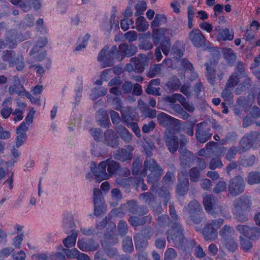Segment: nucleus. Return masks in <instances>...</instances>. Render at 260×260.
I'll return each mask as SVG.
<instances>
[{"label":"nucleus","instance_id":"9","mask_svg":"<svg viewBox=\"0 0 260 260\" xmlns=\"http://www.w3.org/2000/svg\"><path fill=\"white\" fill-rule=\"evenodd\" d=\"M239 142L247 151L253 145L260 143V133L255 131L247 133L241 138Z\"/></svg>","mask_w":260,"mask_h":260},{"label":"nucleus","instance_id":"26","mask_svg":"<svg viewBox=\"0 0 260 260\" xmlns=\"http://www.w3.org/2000/svg\"><path fill=\"white\" fill-rule=\"evenodd\" d=\"M119 51L122 55L125 56H132L134 55L138 52V48L133 44H126L122 43L119 46Z\"/></svg>","mask_w":260,"mask_h":260},{"label":"nucleus","instance_id":"22","mask_svg":"<svg viewBox=\"0 0 260 260\" xmlns=\"http://www.w3.org/2000/svg\"><path fill=\"white\" fill-rule=\"evenodd\" d=\"M77 245L78 248L83 251H93L99 248L98 244L92 239L88 241L79 240Z\"/></svg>","mask_w":260,"mask_h":260},{"label":"nucleus","instance_id":"42","mask_svg":"<svg viewBox=\"0 0 260 260\" xmlns=\"http://www.w3.org/2000/svg\"><path fill=\"white\" fill-rule=\"evenodd\" d=\"M247 182L250 185L260 183V172L252 171L247 175Z\"/></svg>","mask_w":260,"mask_h":260},{"label":"nucleus","instance_id":"15","mask_svg":"<svg viewBox=\"0 0 260 260\" xmlns=\"http://www.w3.org/2000/svg\"><path fill=\"white\" fill-rule=\"evenodd\" d=\"M130 62L134 66L135 72L140 73H142L148 66L149 60L146 55L140 54L137 57L131 58Z\"/></svg>","mask_w":260,"mask_h":260},{"label":"nucleus","instance_id":"39","mask_svg":"<svg viewBox=\"0 0 260 260\" xmlns=\"http://www.w3.org/2000/svg\"><path fill=\"white\" fill-rule=\"evenodd\" d=\"M163 64H154L150 66L147 72V76L149 78L159 75L161 73Z\"/></svg>","mask_w":260,"mask_h":260},{"label":"nucleus","instance_id":"55","mask_svg":"<svg viewBox=\"0 0 260 260\" xmlns=\"http://www.w3.org/2000/svg\"><path fill=\"white\" fill-rule=\"evenodd\" d=\"M234 74L239 75L240 78L245 76V68L243 63L241 61H237L235 64V72Z\"/></svg>","mask_w":260,"mask_h":260},{"label":"nucleus","instance_id":"19","mask_svg":"<svg viewBox=\"0 0 260 260\" xmlns=\"http://www.w3.org/2000/svg\"><path fill=\"white\" fill-rule=\"evenodd\" d=\"M252 205L250 198L247 196H241L233 202L234 210L249 211Z\"/></svg>","mask_w":260,"mask_h":260},{"label":"nucleus","instance_id":"43","mask_svg":"<svg viewBox=\"0 0 260 260\" xmlns=\"http://www.w3.org/2000/svg\"><path fill=\"white\" fill-rule=\"evenodd\" d=\"M223 246L229 251L234 252L238 247V244L234 237L223 240L222 241Z\"/></svg>","mask_w":260,"mask_h":260},{"label":"nucleus","instance_id":"6","mask_svg":"<svg viewBox=\"0 0 260 260\" xmlns=\"http://www.w3.org/2000/svg\"><path fill=\"white\" fill-rule=\"evenodd\" d=\"M190 219L195 223L201 222L203 217V210L201 204L197 200L189 202L187 208Z\"/></svg>","mask_w":260,"mask_h":260},{"label":"nucleus","instance_id":"44","mask_svg":"<svg viewBox=\"0 0 260 260\" xmlns=\"http://www.w3.org/2000/svg\"><path fill=\"white\" fill-rule=\"evenodd\" d=\"M136 28L139 31H146L149 26V23L144 17H139L136 22Z\"/></svg>","mask_w":260,"mask_h":260},{"label":"nucleus","instance_id":"38","mask_svg":"<svg viewBox=\"0 0 260 260\" xmlns=\"http://www.w3.org/2000/svg\"><path fill=\"white\" fill-rule=\"evenodd\" d=\"M138 206V202L137 201L132 200L128 201L126 203L121 205L120 209L124 211H127L129 213L135 214L136 211L137 207Z\"/></svg>","mask_w":260,"mask_h":260},{"label":"nucleus","instance_id":"17","mask_svg":"<svg viewBox=\"0 0 260 260\" xmlns=\"http://www.w3.org/2000/svg\"><path fill=\"white\" fill-rule=\"evenodd\" d=\"M180 165L183 167H190L193 161L196 160L193 153L187 150L181 148L179 150Z\"/></svg>","mask_w":260,"mask_h":260},{"label":"nucleus","instance_id":"20","mask_svg":"<svg viewBox=\"0 0 260 260\" xmlns=\"http://www.w3.org/2000/svg\"><path fill=\"white\" fill-rule=\"evenodd\" d=\"M104 143L113 148L118 146V137L112 129H107L104 135Z\"/></svg>","mask_w":260,"mask_h":260},{"label":"nucleus","instance_id":"14","mask_svg":"<svg viewBox=\"0 0 260 260\" xmlns=\"http://www.w3.org/2000/svg\"><path fill=\"white\" fill-rule=\"evenodd\" d=\"M206 124L201 122L198 123L196 129V137L198 142L204 143L210 140L212 134L210 132V129L205 128Z\"/></svg>","mask_w":260,"mask_h":260},{"label":"nucleus","instance_id":"41","mask_svg":"<svg viewBox=\"0 0 260 260\" xmlns=\"http://www.w3.org/2000/svg\"><path fill=\"white\" fill-rule=\"evenodd\" d=\"M134 238L136 249H144L148 246V241L144 238L141 234H136Z\"/></svg>","mask_w":260,"mask_h":260},{"label":"nucleus","instance_id":"29","mask_svg":"<svg viewBox=\"0 0 260 260\" xmlns=\"http://www.w3.org/2000/svg\"><path fill=\"white\" fill-rule=\"evenodd\" d=\"M222 53L228 65L233 66L234 63L237 62V56L236 53L232 49L223 48L222 50Z\"/></svg>","mask_w":260,"mask_h":260},{"label":"nucleus","instance_id":"53","mask_svg":"<svg viewBox=\"0 0 260 260\" xmlns=\"http://www.w3.org/2000/svg\"><path fill=\"white\" fill-rule=\"evenodd\" d=\"M171 221L168 216L166 214H163L159 216L157 218L158 224L161 226H169L171 227Z\"/></svg>","mask_w":260,"mask_h":260},{"label":"nucleus","instance_id":"30","mask_svg":"<svg viewBox=\"0 0 260 260\" xmlns=\"http://www.w3.org/2000/svg\"><path fill=\"white\" fill-rule=\"evenodd\" d=\"M115 159L120 161H125L127 160H131L133 158V153L123 148L118 149L115 151L113 153Z\"/></svg>","mask_w":260,"mask_h":260},{"label":"nucleus","instance_id":"13","mask_svg":"<svg viewBox=\"0 0 260 260\" xmlns=\"http://www.w3.org/2000/svg\"><path fill=\"white\" fill-rule=\"evenodd\" d=\"M236 230L242 235L253 240L260 236V229L257 227H250L247 225L239 224Z\"/></svg>","mask_w":260,"mask_h":260},{"label":"nucleus","instance_id":"56","mask_svg":"<svg viewBox=\"0 0 260 260\" xmlns=\"http://www.w3.org/2000/svg\"><path fill=\"white\" fill-rule=\"evenodd\" d=\"M158 193L160 197L164 198V205L167 206L168 202L170 200V193L169 190L166 187H162L159 189Z\"/></svg>","mask_w":260,"mask_h":260},{"label":"nucleus","instance_id":"33","mask_svg":"<svg viewBox=\"0 0 260 260\" xmlns=\"http://www.w3.org/2000/svg\"><path fill=\"white\" fill-rule=\"evenodd\" d=\"M132 170L134 175H139L142 176H146L147 175L145 168H144V169H142V162L139 158H137L134 161Z\"/></svg>","mask_w":260,"mask_h":260},{"label":"nucleus","instance_id":"8","mask_svg":"<svg viewBox=\"0 0 260 260\" xmlns=\"http://www.w3.org/2000/svg\"><path fill=\"white\" fill-rule=\"evenodd\" d=\"M207 167L206 160L201 157L197 158V166L190 168L188 172L190 181L192 182H197L201 178V173Z\"/></svg>","mask_w":260,"mask_h":260},{"label":"nucleus","instance_id":"62","mask_svg":"<svg viewBox=\"0 0 260 260\" xmlns=\"http://www.w3.org/2000/svg\"><path fill=\"white\" fill-rule=\"evenodd\" d=\"M227 184L224 181H219L214 187L213 191L215 193H219L225 191Z\"/></svg>","mask_w":260,"mask_h":260},{"label":"nucleus","instance_id":"37","mask_svg":"<svg viewBox=\"0 0 260 260\" xmlns=\"http://www.w3.org/2000/svg\"><path fill=\"white\" fill-rule=\"evenodd\" d=\"M256 157L255 155H246L240 157L239 159L240 164L244 167H250L255 164Z\"/></svg>","mask_w":260,"mask_h":260},{"label":"nucleus","instance_id":"23","mask_svg":"<svg viewBox=\"0 0 260 260\" xmlns=\"http://www.w3.org/2000/svg\"><path fill=\"white\" fill-rule=\"evenodd\" d=\"M24 89L21 83L20 79L17 76L13 77V84L11 85L8 89L10 95L17 93L18 95L23 94Z\"/></svg>","mask_w":260,"mask_h":260},{"label":"nucleus","instance_id":"31","mask_svg":"<svg viewBox=\"0 0 260 260\" xmlns=\"http://www.w3.org/2000/svg\"><path fill=\"white\" fill-rule=\"evenodd\" d=\"M189 188V181L188 179L183 178H179L176 185V192L180 196H183L188 192Z\"/></svg>","mask_w":260,"mask_h":260},{"label":"nucleus","instance_id":"32","mask_svg":"<svg viewBox=\"0 0 260 260\" xmlns=\"http://www.w3.org/2000/svg\"><path fill=\"white\" fill-rule=\"evenodd\" d=\"M29 54L32 56V58L35 61L39 62L41 61L46 56V51L42 49V48H39L37 46H34V48L30 51Z\"/></svg>","mask_w":260,"mask_h":260},{"label":"nucleus","instance_id":"46","mask_svg":"<svg viewBox=\"0 0 260 260\" xmlns=\"http://www.w3.org/2000/svg\"><path fill=\"white\" fill-rule=\"evenodd\" d=\"M249 211L234 210L235 218L240 222H244L248 220L247 212Z\"/></svg>","mask_w":260,"mask_h":260},{"label":"nucleus","instance_id":"57","mask_svg":"<svg viewBox=\"0 0 260 260\" xmlns=\"http://www.w3.org/2000/svg\"><path fill=\"white\" fill-rule=\"evenodd\" d=\"M112 123L114 124V128H116L117 126L118 125H122L120 123L121 118L119 116V114L118 112L115 111L114 110H111L109 111Z\"/></svg>","mask_w":260,"mask_h":260},{"label":"nucleus","instance_id":"40","mask_svg":"<svg viewBox=\"0 0 260 260\" xmlns=\"http://www.w3.org/2000/svg\"><path fill=\"white\" fill-rule=\"evenodd\" d=\"M152 30V38L154 44L157 45L159 43L160 38L165 36L164 27L160 28H156L155 29L153 28Z\"/></svg>","mask_w":260,"mask_h":260},{"label":"nucleus","instance_id":"18","mask_svg":"<svg viewBox=\"0 0 260 260\" xmlns=\"http://www.w3.org/2000/svg\"><path fill=\"white\" fill-rule=\"evenodd\" d=\"M109 47H105L100 51L98 56V60L101 62L102 68L111 67L113 65L114 57L108 52Z\"/></svg>","mask_w":260,"mask_h":260},{"label":"nucleus","instance_id":"11","mask_svg":"<svg viewBox=\"0 0 260 260\" xmlns=\"http://www.w3.org/2000/svg\"><path fill=\"white\" fill-rule=\"evenodd\" d=\"M157 120L160 125L170 129L171 127H177L180 124V121L170 115L161 112L157 116Z\"/></svg>","mask_w":260,"mask_h":260},{"label":"nucleus","instance_id":"63","mask_svg":"<svg viewBox=\"0 0 260 260\" xmlns=\"http://www.w3.org/2000/svg\"><path fill=\"white\" fill-rule=\"evenodd\" d=\"M223 164L222 161L218 157L213 158L209 165V168L211 170H215L217 168H221Z\"/></svg>","mask_w":260,"mask_h":260},{"label":"nucleus","instance_id":"52","mask_svg":"<svg viewBox=\"0 0 260 260\" xmlns=\"http://www.w3.org/2000/svg\"><path fill=\"white\" fill-rule=\"evenodd\" d=\"M241 78L239 75L233 74L227 81L226 87L228 88H234L240 82Z\"/></svg>","mask_w":260,"mask_h":260},{"label":"nucleus","instance_id":"25","mask_svg":"<svg viewBox=\"0 0 260 260\" xmlns=\"http://www.w3.org/2000/svg\"><path fill=\"white\" fill-rule=\"evenodd\" d=\"M91 170L93 174L100 179V180H97L98 182L109 178V175L106 170L105 162H100L98 167H95L94 169L91 168Z\"/></svg>","mask_w":260,"mask_h":260},{"label":"nucleus","instance_id":"35","mask_svg":"<svg viewBox=\"0 0 260 260\" xmlns=\"http://www.w3.org/2000/svg\"><path fill=\"white\" fill-rule=\"evenodd\" d=\"M103 162H105V168H107V173L109 177L115 174L120 167L119 163L110 159H108Z\"/></svg>","mask_w":260,"mask_h":260},{"label":"nucleus","instance_id":"24","mask_svg":"<svg viewBox=\"0 0 260 260\" xmlns=\"http://www.w3.org/2000/svg\"><path fill=\"white\" fill-rule=\"evenodd\" d=\"M160 84V80L158 78L151 80L148 84L145 92L150 95H155L159 96L161 95L160 92V88L159 87H156L155 86H159Z\"/></svg>","mask_w":260,"mask_h":260},{"label":"nucleus","instance_id":"3","mask_svg":"<svg viewBox=\"0 0 260 260\" xmlns=\"http://www.w3.org/2000/svg\"><path fill=\"white\" fill-rule=\"evenodd\" d=\"M144 166L146 172L147 170L150 172L147 176L148 181L152 184L157 183L160 179L163 170L157 161L152 158L146 159L144 162Z\"/></svg>","mask_w":260,"mask_h":260},{"label":"nucleus","instance_id":"36","mask_svg":"<svg viewBox=\"0 0 260 260\" xmlns=\"http://www.w3.org/2000/svg\"><path fill=\"white\" fill-rule=\"evenodd\" d=\"M245 149L243 148L240 143H239V145L237 147H232L230 148L226 154L225 158L229 160L235 158L237 153L241 154L245 152Z\"/></svg>","mask_w":260,"mask_h":260},{"label":"nucleus","instance_id":"4","mask_svg":"<svg viewBox=\"0 0 260 260\" xmlns=\"http://www.w3.org/2000/svg\"><path fill=\"white\" fill-rule=\"evenodd\" d=\"M2 58L3 61L9 63L10 67H15L18 71H20L24 68L25 61L23 55L17 53L13 50L4 51Z\"/></svg>","mask_w":260,"mask_h":260},{"label":"nucleus","instance_id":"51","mask_svg":"<svg viewBox=\"0 0 260 260\" xmlns=\"http://www.w3.org/2000/svg\"><path fill=\"white\" fill-rule=\"evenodd\" d=\"M139 199L148 205L155 201V198L153 194L150 192L141 193L139 196Z\"/></svg>","mask_w":260,"mask_h":260},{"label":"nucleus","instance_id":"61","mask_svg":"<svg viewBox=\"0 0 260 260\" xmlns=\"http://www.w3.org/2000/svg\"><path fill=\"white\" fill-rule=\"evenodd\" d=\"M146 8V3L145 1H142L138 2L135 6V9L136 10L135 15L136 16L141 15Z\"/></svg>","mask_w":260,"mask_h":260},{"label":"nucleus","instance_id":"64","mask_svg":"<svg viewBox=\"0 0 260 260\" xmlns=\"http://www.w3.org/2000/svg\"><path fill=\"white\" fill-rule=\"evenodd\" d=\"M177 255V252L173 248H168L165 253L164 260H174Z\"/></svg>","mask_w":260,"mask_h":260},{"label":"nucleus","instance_id":"59","mask_svg":"<svg viewBox=\"0 0 260 260\" xmlns=\"http://www.w3.org/2000/svg\"><path fill=\"white\" fill-rule=\"evenodd\" d=\"M117 229L118 233L120 236H124L128 231L127 224L123 220H120L118 224Z\"/></svg>","mask_w":260,"mask_h":260},{"label":"nucleus","instance_id":"47","mask_svg":"<svg viewBox=\"0 0 260 260\" xmlns=\"http://www.w3.org/2000/svg\"><path fill=\"white\" fill-rule=\"evenodd\" d=\"M233 33L231 32L229 29L225 28L219 31L218 36V40H232L233 39Z\"/></svg>","mask_w":260,"mask_h":260},{"label":"nucleus","instance_id":"16","mask_svg":"<svg viewBox=\"0 0 260 260\" xmlns=\"http://www.w3.org/2000/svg\"><path fill=\"white\" fill-rule=\"evenodd\" d=\"M16 32L14 30L9 31L4 39L0 40V51L6 48H14L17 46L15 41L16 38Z\"/></svg>","mask_w":260,"mask_h":260},{"label":"nucleus","instance_id":"27","mask_svg":"<svg viewBox=\"0 0 260 260\" xmlns=\"http://www.w3.org/2000/svg\"><path fill=\"white\" fill-rule=\"evenodd\" d=\"M115 129L125 143H129L132 141L133 135L124 126L118 125Z\"/></svg>","mask_w":260,"mask_h":260},{"label":"nucleus","instance_id":"12","mask_svg":"<svg viewBox=\"0 0 260 260\" xmlns=\"http://www.w3.org/2000/svg\"><path fill=\"white\" fill-rule=\"evenodd\" d=\"M166 145L169 151L174 153L178 149L179 140L178 137L172 132L170 129H166L164 137Z\"/></svg>","mask_w":260,"mask_h":260},{"label":"nucleus","instance_id":"10","mask_svg":"<svg viewBox=\"0 0 260 260\" xmlns=\"http://www.w3.org/2000/svg\"><path fill=\"white\" fill-rule=\"evenodd\" d=\"M188 38L196 47L200 48L206 46V39L201 30L193 28L188 33Z\"/></svg>","mask_w":260,"mask_h":260},{"label":"nucleus","instance_id":"49","mask_svg":"<svg viewBox=\"0 0 260 260\" xmlns=\"http://www.w3.org/2000/svg\"><path fill=\"white\" fill-rule=\"evenodd\" d=\"M77 234L76 233H72L71 235L68 236L63 240L64 246L68 248L75 246Z\"/></svg>","mask_w":260,"mask_h":260},{"label":"nucleus","instance_id":"28","mask_svg":"<svg viewBox=\"0 0 260 260\" xmlns=\"http://www.w3.org/2000/svg\"><path fill=\"white\" fill-rule=\"evenodd\" d=\"M203 235L206 241H214L217 239L218 237L217 231L207 223L204 226Z\"/></svg>","mask_w":260,"mask_h":260},{"label":"nucleus","instance_id":"45","mask_svg":"<svg viewBox=\"0 0 260 260\" xmlns=\"http://www.w3.org/2000/svg\"><path fill=\"white\" fill-rule=\"evenodd\" d=\"M122 248L126 252H132L134 250L133 243L131 237L127 236L123 240Z\"/></svg>","mask_w":260,"mask_h":260},{"label":"nucleus","instance_id":"5","mask_svg":"<svg viewBox=\"0 0 260 260\" xmlns=\"http://www.w3.org/2000/svg\"><path fill=\"white\" fill-rule=\"evenodd\" d=\"M171 229L167 231L166 235L168 241H172L176 247L180 248L184 242V236L180 223L177 222H171Z\"/></svg>","mask_w":260,"mask_h":260},{"label":"nucleus","instance_id":"1","mask_svg":"<svg viewBox=\"0 0 260 260\" xmlns=\"http://www.w3.org/2000/svg\"><path fill=\"white\" fill-rule=\"evenodd\" d=\"M203 203L206 211L211 215L228 217L229 213L225 206L218 204V200L214 196L205 193L203 195Z\"/></svg>","mask_w":260,"mask_h":260},{"label":"nucleus","instance_id":"2","mask_svg":"<svg viewBox=\"0 0 260 260\" xmlns=\"http://www.w3.org/2000/svg\"><path fill=\"white\" fill-rule=\"evenodd\" d=\"M206 77L208 81L212 85L215 84L217 78L221 80L223 77L225 70V65L218 64V61L215 59H210L205 64Z\"/></svg>","mask_w":260,"mask_h":260},{"label":"nucleus","instance_id":"21","mask_svg":"<svg viewBox=\"0 0 260 260\" xmlns=\"http://www.w3.org/2000/svg\"><path fill=\"white\" fill-rule=\"evenodd\" d=\"M138 108L144 117L153 118L157 116L156 111L150 109L149 105L141 99L138 101Z\"/></svg>","mask_w":260,"mask_h":260},{"label":"nucleus","instance_id":"50","mask_svg":"<svg viewBox=\"0 0 260 260\" xmlns=\"http://www.w3.org/2000/svg\"><path fill=\"white\" fill-rule=\"evenodd\" d=\"M108 98V102L112 104L114 106V108L117 110L119 111L122 108V102L121 99L117 97H109V95L107 96Z\"/></svg>","mask_w":260,"mask_h":260},{"label":"nucleus","instance_id":"34","mask_svg":"<svg viewBox=\"0 0 260 260\" xmlns=\"http://www.w3.org/2000/svg\"><path fill=\"white\" fill-rule=\"evenodd\" d=\"M219 236L222 238V240L234 237L235 234L234 229L228 224H225L219 232Z\"/></svg>","mask_w":260,"mask_h":260},{"label":"nucleus","instance_id":"54","mask_svg":"<svg viewBox=\"0 0 260 260\" xmlns=\"http://www.w3.org/2000/svg\"><path fill=\"white\" fill-rule=\"evenodd\" d=\"M166 85L171 90H177L179 88L181 83L178 78H175L169 80L167 83Z\"/></svg>","mask_w":260,"mask_h":260},{"label":"nucleus","instance_id":"58","mask_svg":"<svg viewBox=\"0 0 260 260\" xmlns=\"http://www.w3.org/2000/svg\"><path fill=\"white\" fill-rule=\"evenodd\" d=\"M171 46V44L170 39H165L161 42L159 47L163 53L167 55L170 51Z\"/></svg>","mask_w":260,"mask_h":260},{"label":"nucleus","instance_id":"7","mask_svg":"<svg viewBox=\"0 0 260 260\" xmlns=\"http://www.w3.org/2000/svg\"><path fill=\"white\" fill-rule=\"evenodd\" d=\"M245 183L241 176H236L231 179L229 183V193L233 197H236L242 193L245 187Z\"/></svg>","mask_w":260,"mask_h":260},{"label":"nucleus","instance_id":"48","mask_svg":"<svg viewBox=\"0 0 260 260\" xmlns=\"http://www.w3.org/2000/svg\"><path fill=\"white\" fill-rule=\"evenodd\" d=\"M167 18L164 15L157 14L154 20L151 22V29L158 28L161 25L162 22H166Z\"/></svg>","mask_w":260,"mask_h":260},{"label":"nucleus","instance_id":"60","mask_svg":"<svg viewBox=\"0 0 260 260\" xmlns=\"http://www.w3.org/2000/svg\"><path fill=\"white\" fill-rule=\"evenodd\" d=\"M94 204H99L104 203L103 201V194L100 189L95 188L93 189Z\"/></svg>","mask_w":260,"mask_h":260}]
</instances>
